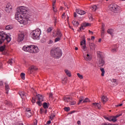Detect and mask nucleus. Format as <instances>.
<instances>
[{"instance_id":"obj_1","label":"nucleus","mask_w":125,"mask_h":125,"mask_svg":"<svg viewBox=\"0 0 125 125\" xmlns=\"http://www.w3.org/2000/svg\"><path fill=\"white\" fill-rule=\"evenodd\" d=\"M26 12H28L27 7L22 6L17 8L15 19L20 24L27 25L29 23V21H31V18H30L29 15L26 14Z\"/></svg>"},{"instance_id":"obj_2","label":"nucleus","mask_w":125,"mask_h":125,"mask_svg":"<svg viewBox=\"0 0 125 125\" xmlns=\"http://www.w3.org/2000/svg\"><path fill=\"white\" fill-rule=\"evenodd\" d=\"M22 50L26 52H29V53H38L39 52V48L35 45L24 46L22 47Z\"/></svg>"},{"instance_id":"obj_3","label":"nucleus","mask_w":125,"mask_h":125,"mask_svg":"<svg viewBox=\"0 0 125 125\" xmlns=\"http://www.w3.org/2000/svg\"><path fill=\"white\" fill-rule=\"evenodd\" d=\"M6 40L7 42H10L11 38L9 37L6 33L3 31L0 32V45Z\"/></svg>"},{"instance_id":"obj_4","label":"nucleus","mask_w":125,"mask_h":125,"mask_svg":"<svg viewBox=\"0 0 125 125\" xmlns=\"http://www.w3.org/2000/svg\"><path fill=\"white\" fill-rule=\"evenodd\" d=\"M51 56L54 58H60L62 56V52L59 48L52 49L51 51Z\"/></svg>"},{"instance_id":"obj_5","label":"nucleus","mask_w":125,"mask_h":125,"mask_svg":"<svg viewBox=\"0 0 125 125\" xmlns=\"http://www.w3.org/2000/svg\"><path fill=\"white\" fill-rule=\"evenodd\" d=\"M41 34H42V31H41V30L39 28L33 30L31 32L32 39H33V40H40L41 38Z\"/></svg>"},{"instance_id":"obj_6","label":"nucleus","mask_w":125,"mask_h":125,"mask_svg":"<svg viewBox=\"0 0 125 125\" xmlns=\"http://www.w3.org/2000/svg\"><path fill=\"white\" fill-rule=\"evenodd\" d=\"M38 99V101L37 102V105L39 106H42V102L43 101V96L42 95L38 94L36 95V98H32V103H36V99Z\"/></svg>"},{"instance_id":"obj_7","label":"nucleus","mask_w":125,"mask_h":125,"mask_svg":"<svg viewBox=\"0 0 125 125\" xmlns=\"http://www.w3.org/2000/svg\"><path fill=\"white\" fill-rule=\"evenodd\" d=\"M53 36L54 38L58 36L57 38L55 39V42H60L62 39V34L61 33V31L59 29H57L56 34L53 32Z\"/></svg>"},{"instance_id":"obj_8","label":"nucleus","mask_w":125,"mask_h":125,"mask_svg":"<svg viewBox=\"0 0 125 125\" xmlns=\"http://www.w3.org/2000/svg\"><path fill=\"white\" fill-rule=\"evenodd\" d=\"M27 35V32L26 31H21L18 35V41L20 42L24 40L25 36Z\"/></svg>"},{"instance_id":"obj_9","label":"nucleus","mask_w":125,"mask_h":125,"mask_svg":"<svg viewBox=\"0 0 125 125\" xmlns=\"http://www.w3.org/2000/svg\"><path fill=\"white\" fill-rule=\"evenodd\" d=\"M109 9L110 10H111V11L117 13L119 12V10H120V7L118 6L117 4H113L109 6Z\"/></svg>"},{"instance_id":"obj_10","label":"nucleus","mask_w":125,"mask_h":125,"mask_svg":"<svg viewBox=\"0 0 125 125\" xmlns=\"http://www.w3.org/2000/svg\"><path fill=\"white\" fill-rule=\"evenodd\" d=\"M5 10L6 12H7L8 13L11 12V10H12V6L10 3H8L6 5V6L5 8Z\"/></svg>"},{"instance_id":"obj_11","label":"nucleus","mask_w":125,"mask_h":125,"mask_svg":"<svg viewBox=\"0 0 125 125\" xmlns=\"http://www.w3.org/2000/svg\"><path fill=\"white\" fill-rule=\"evenodd\" d=\"M105 64V61L102 59H99V62H98V66L99 67H103Z\"/></svg>"},{"instance_id":"obj_12","label":"nucleus","mask_w":125,"mask_h":125,"mask_svg":"<svg viewBox=\"0 0 125 125\" xmlns=\"http://www.w3.org/2000/svg\"><path fill=\"white\" fill-rule=\"evenodd\" d=\"M19 94L22 99H25L26 98V93L25 92L20 91Z\"/></svg>"},{"instance_id":"obj_13","label":"nucleus","mask_w":125,"mask_h":125,"mask_svg":"<svg viewBox=\"0 0 125 125\" xmlns=\"http://www.w3.org/2000/svg\"><path fill=\"white\" fill-rule=\"evenodd\" d=\"M36 70H38V68H37V67H36L34 65L31 66L29 68V74H32V72L33 71H36Z\"/></svg>"},{"instance_id":"obj_14","label":"nucleus","mask_w":125,"mask_h":125,"mask_svg":"<svg viewBox=\"0 0 125 125\" xmlns=\"http://www.w3.org/2000/svg\"><path fill=\"white\" fill-rule=\"evenodd\" d=\"M25 115L27 118H31V117H32V112H31V110L27 109L25 112Z\"/></svg>"},{"instance_id":"obj_15","label":"nucleus","mask_w":125,"mask_h":125,"mask_svg":"<svg viewBox=\"0 0 125 125\" xmlns=\"http://www.w3.org/2000/svg\"><path fill=\"white\" fill-rule=\"evenodd\" d=\"M4 85L5 87L6 94H8V91H9V89H10V88L9 87V85H8V84L6 82L4 83Z\"/></svg>"},{"instance_id":"obj_16","label":"nucleus","mask_w":125,"mask_h":125,"mask_svg":"<svg viewBox=\"0 0 125 125\" xmlns=\"http://www.w3.org/2000/svg\"><path fill=\"white\" fill-rule=\"evenodd\" d=\"M76 12L80 15H83L85 13L84 11L81 9H76Z\"/></svg>"},{"instance_id":"obj_17","label":"nucleus","mask_w":125,"mask_h":125,"mask_svg":"<svg viewBox=\"0 0 125 125\" xmlns=\"http://www.w3.org/2000/svg\"><path fill=\"white\" fill-rule=\"evenodd\" d=\"M89 46L90 50H95V47H96V45L93 43H90L89 44Z\"/></svg>"},{"instance_id":"obj_18","label":"nucleus","mask_w":125,"mask_h":125,"mask_svg":"<svg viewBox=\"0 0 125 125\" xmlns=\"http://www.w3.org/2000/svg\"><path fill=\"white\" fill-rule=\"evenodd\" d=\"M102 101L104 104H105V103L108 101V98L105 96H102Z\"/></svg>"},{"instance_id":"obj_19","label":"nucleus","mask_w":125,"mask_h":125,"mask_svg":"<svg viewBox=\"0 0 125 125\" xmlns=\"http://www.w3.org/2000/svg\"><path fill=\"white\" fill-rule=\"evenodd\" d=\"M105 26V24H103V28L102 30L101 31V37L102 38H103L104 37V35L105 34V29H104V26Z\"/></svg>"},{"instance_id":"obj_20","label":"nucleus","mask_w":125,"mask_h":125,"mask_svg":"<svg viewBox=\"0 0 125 125\" xmlns=\"http://www.w3.org/2000/svg\"><path fill=\"white\" fill-rule=\"evenodd\" d=\"M107 34L111 35V36H113L114 35V29H108L107 30Z\"/></svg>"},{"instance_id":"obj_21","label":"nucleus","mask_w":125,"mask_h":125,"mask_svg":"<svg viewBox=\"0 0 125 125\" xmlns=\"http://www.w3.org/2000/svg\"><path fill=\"white\" fill-rule=\"evenodd\" d=\"M84 58L86 61H90L91 60V57L88 54H87L86 56H84Z\"/></svg>"},{"instance_id":"obj_22","label":"nucleus","mask_w":125,"mask_h":125,"mask_svg":"<svg viewBox=\"0 0 125 125\" xmlns=\"http://www.w3.org/2000/svg\"><path fill=\"white\" fill-rule=\"evenodd\" d=\"M84 100V97H83V96L80 97L79 102L78 103V105H80V104H81V103H82V102H83Z\"/></svg>"},{"instance_id":"obj_23","label":"nucleus","mask_w":125,"mask_h":125,"mask_svg":"<svg viewBox=\"0 0 125 125\" xmlns=\"http://www.w3.org/2000/svg\"><path fill=\"white\" fill-rule=\"evenodd\" d=\"M73 26H74V27H76L77 28V27H78L79 26V22L78 21H73L72 22Z\"/></svg>"},{"instance_id":"obj_24","label":"nucleus","mask_w":125,"mask_h":125,"mask_svg":"<svg viewBox=\"0 0 125 125\" xmlns=\"http://www.w3.org/2000/svg\"><path fill=\"white\" fill-rule=\"evenodd\" d=\"M55 2H56V1L55 0H53V10L54 12H57V10L55 9V7H54V5H55Z\"/></svg>"},{"instance_id":"obj_25","label":"nucleus","mask_w":125,"mask_h":125,"mask_svg":"<svg viewBox=\"0 0 125 125\" xmlns=\"http://www.w3.org/2000/svg\"><path fill=\"white\" fill-rule=\"evenodd\" d=\"M100 70L102 72L101 76L102 77H104V74H105V69L104 68H100Z\"/></svg>"},{"instance_id":"obj_26","label":"nucleus","mask_w":125,"mask_h":125,"mask_svg":"<svg viewBox=\"0 0 125 125\" xmlns=\"http://www.w3.org/2000/svg\"><path fill=\"white\" fill-rule=\"evenodd\" d=\"M97 53L99 59H102V55L101 54V52L100 51H97Z\"/></svg>"},{"instance_id":"obj_27","label":"nucleus","mask_w":125,"mask_h":125,"mask_svg":"<svg viewBox=\"0 0 125 125\" xmlns=\"http://www.w3.org/2000/svg\"><path fill=\"white\" fill-rule=\"evenodd\" d=\"M4 104H5V105H8V106H11L12 105V104L11 103V102H10V101H8L7 100L5 101Z\"/></svg>"},{"instance_id":"obj_28","label":"nucleus","mask_w":125,"mask_h":125,"mask_svg":"<svg viewBox=\"0 0 125 125\" xmlns=\"http://www.w3.org/2000/svg\"><path fill=\"white\" fill-rule=\"evenodd\" d=\"M91 9L93 11H96V9H97V6H96V5H93L91 7Z\"/></svg>"},{"instance_id":"obj_29","label":"nucleus","mask_w":125,"mask_h":125,"mask_svg":"<svg viewBox=\"0 0 125 125\" xmlns=\"http://www.w3.org/2000/svg\"><path fill=\"white\" fill-rule=\"evenodd\" d=\"M64 101L65 102H70V101H72V99H71L70 98L65 97L64 98Z\"/></svg>"},{"instance_id":"obj_30","label":"nucleus","mask_w":125,"mask_h":125,"mask_svg":"<svg viewBox=\"0 0 125 125\" xmlns=\"http://www.w3.org/2000/svg\"><path fill=\"white\" fill-rule=\"evenodd\" d=\"M43 107L44 109H48V104L46 103H44L43 104Z\"/></svg>"},{"instance_id":"obj_31","label":"nucleus","mask_w":125,"mask_h":125,"mask_svg":"<svg viewBox=\"0 0 125 125\" xmlns=\"http://www.w3.org/2000/svg\"><path fill=\"white\" fill-rule=\"evenodd\" d=\"M5 29L6 30H12V29H13V27L11 26V25H7L5 27Z\"/></svg>"},{"instance_id":"obj_32","label":"nucleus","mask_w":125,"mask_h":125,"mask_svg":"<svg viewBox=\"0 0 125 125\" xmlns=\"http://www.w3.org/2000/svg\"><path fill=\"white\" fill-rule=\"evenodd\" d=\"M65 73L66 74L67 76L68 77H71V72L68 70H65Z\"/></svg>"},{"instance_id":"obj_33","label":"nucleus","mask_w":125,"mask_h":125,"mask_svg":"<svg viewBox=\"0 0 125 125\" xmlns=\"http://www.w3.org/2000/svg\"><path fill=\"white\" fill-rule=\"evenodd\" d=\"M55 118V114L54 113H51V115L50 116V119L52 121L53 119Z\"/></svg>"},{"instance_id":"obj_34","label":"nucleus","mask_w":125,"mask_h":125,"mask_svg":"<svg viewBox=\"0 0 125 125\" xmlns=\"http://www.w3.org/2000/svg\"><path fill=\"white\" fill-rule=\"evenodd\" d=\"M53 29V27H49L47 29L46 32L47 33H50V32H51Z\"/></svg>"},{"instance_id":"obj_35","label":"nucleus","mask_w":125,"mask_h":125,"mask_svg":"<svg viewBox=\"0 0 125 125\" xmlns=\"http://www.w3.org/2000/svg\"><path fill=\"white\" fill-rule=\"evenodd\" d=\"M87 102H89V99L86 98L83 101V103H87Z\"/></svg>"},{"instance_id":"obj_36","label":"nucleus","mask_w":125,"mask_h":125,"mask_svg":"<svg viewBox=\"0 0 125 125\" xmlns=\"http://www.w3.org/2000/svg\"><path fill=\"white\" fill-rule=\"evenodd\" d=\"M77 76L78 77V78H79V79H80V80H83V76L82 75H81L80 73H77Z\"/></svg>"},{"instance_id":"obj_37","label":"nucleus","mask_w":125,"mask_h":125,"mask_svg":"<svg viewBox=\"0 0 125 125\" xmlns=\"http://www.w3.org/2000/svg\"><path fill=\"white\" fill-rule=\"evenodd\" d=\"M5 48V45L1 46V47H0V51H3Z\"/></svg>"},{"instance_id":"obj_38","label":"nucleus","mask_w":125,"mask_h":125,"mask_svg":"<svg viewBox=\"0 0 125 125\" xmlns=\"http://www.w3.org/2000/svg\"><path fill=\"white\" fill-rule=\"evenodd\" d=\"M21 77L22 80H25V73H21Z\"/></svg>"},{"instance_id":"obj_39","label":"nucleus","mask_w":125,"mask_h":125,"mask_svg":"<svg viewBox=\"0 0 125 125\" xmlns=\"http://www.w3.org/2000/svg\"><path fill=\"white\" fill-rule=\"evenodd\" d=\"M13 62H14V61L13 60V59H11L7 62V63L8 64H10V65H11V64H12Z\"/></svg>"},{"instance_id":"obj_40","label":"nucleus","mask_w":125,"mask_h":125,"mask_svg":"<svg viewBox=\"0 0 125 125\" xmlns=\"http://www.w3.org/2000/svg\"><path fill=\"white\" fill-rule=\"evenodd\" d=\"M111 52H112V53H116V52H117V48H112L111 49Z\"/></svg>"},{"instance_id":"obj_41","label":"nucleus","mask_w":125,"mask_h":125,"mask_svg":"<svg viewBox=\"0 0 125 125\" xmlns=\"http://www.w3.org/2000/svg\"><path fill=\"white\" fill-rule=\"evenodd\" d=\"M67 78H64V80H62V83L64 84H65V83H67Z\"/></svg>"},{"instance_id":"obj_42","label":"nucleus","mask_w":125,"mask_h":125,"mask_svg":"<svg viewBox=\"0 0 125 125\" xmlns=\"http://www.w3.org/2000/svg\"><path fill=\"white\" fill-rule=\"evenodd\" d=\"M111 122H113V123H116V122H117V119L114 116H113L111 119Z\"/></svg>"},{"instance_id":"obj_43","label":"nucleus","mask_w":125,"mask_h":125,"mask_svg":"<svg viewBox=\"0 0 125 125\" xmlns=\"http://www.w3.org/2000/svg\"><path fill=\"white\" fill-rule=\"evenodd\" d=\"M64 111H66V112H69V111L70 110V107H64Z\"/></svg>"},{"instance_id":"obj_44","label":"nucleus","mask_w":125,"mask_h":125,"mask_svg":"<svg viewBox=\"0 0 125 125\" xmlns=\"http://www.w3.org/2000/svg\"><path fill=\"white\" fill-rule=\"evenodd\" d=\"M112 118H113V117H106V118H105V119H106V120L109 121V122H112Z\"/></svg>"},{"instance_id":"obj_45","label":"nucleus","mask_w":125,"mask_h":125,"mask_svg":"<svg viewBox=\"0 0 125 125\" xmlns=\"http://www.w3.org/2000/svg\"><path fill=\"white\" fill-rule=\"evenodd\" d=\"M81 45H84L85 44V40H83L81 42Z\"/></svg>"},{"instance_id":"obj_46","label":"nucleus","mask_w":125,"mask_h":125,"mask_svg":"<svg viewBox=\"0 0 125 125\" xmlns=\"http://www.w3.org/2000/svg\"><path fill=\"white\" fill-rule=\"evenodd\" d=\"M84 27H87L88 26H90V24L89 23H85L83 24Z\"/></svg>"},{"instance_id":"obj_47","label":"nucleus","mask_w":125,"mask_h":125,"mask_svg":"<svg viewBox=\"0 0 125 125\" xmlns=\"http://www.w3.org/2000/svg\"><path fill=\"white\" fill-rule=\"evenodd\" d=\"M122 113H120V114H118L116 116H113V117L117 120V118H119V117H121V116H122Z\"/></svg>"},{"instance_id":"obj_48","label":"nucleus","mask_w":125,"mask_h":125,"mask_svg":"<svg viewBox=\"0 0 125 125\" xmlns=\"http://www.w3.org/2000/svg\"><path fill=\"white\" fill-rule=\"evenodd\" d=\"M53 96V94H52V93H50L49 98H51V99H52Z\"/></svg>"},{"instance_id":"obj_49","label":"nucleus","mask_w":125,"mask_h":125,"mask_svg":"<svg viewBox=\"0 0 125 125\" xmlns=\"http://www.w3.org/2000/svg\"><path fill=\"white\" fill-rule=\"evenodd\" d=\"M69 104L70 105H75V104H76V102L75 101L70 102Z\"/></svg>"},{"instance_id":"obj_50","label":"nucleus","mask_w":125,"mask_h":125,"mask_svg":"<svg viewBox=\"0 0 125 125\" xmlns=\"http://www.w3.org/2000/svg\"><path fill=\"white\" fill-rule=\"evenodd\" d=\"M82 48H83V50H84V51H85V50H86L85 44L82 46Z\"/></svg>"},{"instance_id":"obj_51","label":"nucleus","mask_w":125,"mask_h":125,"mask_svg":"<svg viewBox=\"0 0 125 125\" xmlns=\"http://www.w3.org/2000/svg\"><path fill=\"white\" fill-rule=\"evenodd\" d=\"M97 107L98 108V109H100V108H101V104H100L99 103H98L97 104Z\"/></svg>"},{"instance_id":"obj_52","label":"nucleus","mask_w":125,"mask_h":125,"mask_svg":"<svg viewBox=\"0 0 125 125\" xmlns=\"http://www.w3.org/2000/svg\"><path fill=\"white\" fill-rule=\"evenodd\" d=\"M83 24L82 25V26L79 28V31H82V30H84V28H83Z\"/></svg>"},{"instance_id":"obj_53","label":"nucleus","mask_w":125,"mask_h":125,"mask_svg":"<svg viewBox=\"0 0 125 125\" xmlns=\"http://www.w3.org/2000/svg\"><path fill=\"white\" fill-rule=\"evenodd\" d=\"M53 20H54V23L55 24L57 23V19H56V18H54L53 19Z\"/></svg>"},{"instance_id":"obj_54","label":"nucleus","mask_w":125,"mask_h":125,"mask_svg":"<svg viewBox=\"0 0 125 125\" xmlns=\"http://www.w3.org/2000/svg\"><path fill=\"white\" fill-rule=\"evenodd\" d=\"M51 43H53V41H52V40H49L48 42V44H51Z\"/></svg>"},{"instance_id":"obj_55","label":"nucleus","mask_w":125,"mask_h":125,"mask_svg":"<svg viewBox=\"0 0 125 125\" xmlns=\"http://www.w3.org/2000/svg\"><path fill=\"white\" fill-rule=\"evenodd\" d=\"M97 104H98V103H93L92 105H93V106H94V107H97Z\"/></svg>"},{"instance_id":"obj_56","label":"nucleus","mask_w":125,"mask_h":125,"mask_svg":"<svg viewBox=\"0 0 125 125\" xmlns=\"http://www.w3.org/2000/svg\"><path fill=\"white\" fill-rule=\"evenodd\" d=\"M0 85L1 86H2V85H3V82L2 81H0Z\"/></svg>"},{"instance_id":"obj_57","label":"nucleus","mask_w":125,"mask_h":125,"mask_svg":"<svg viewBox=\"0 0 125 125\" xmlns=\"http://www.w3.org/2000/svg\"><path fill=\"white\" fill-rule=\"evenodd\" d=\"M43 112V109L42 108L40 109V113L41 114H42Z\"/></svg>"},{"instance_id":"obj_58","label":"nucleus","mask_w":125,"mask_h":125,"mask_svg":"<svg viewBox=\"0 0 125 125\" xmlns=\"http://www.w3.org/2000/svg\"><path fill=\"white\" fill-rule=\"evenodd\" d=\"M115 106H116V107H120L121 106H123V104H118V105H116Z\"/></svg>"},{"instance_id":"obj_59","label":"nucleus","mask_w":125,"mask_h":125,"mask_svg":"<svg viewBox=\"0 0 125 125\" xmlns=\"http://www.w3.org/2000/svg\"><path fill=\"white\" fill-rule=\"evenodd\" d=\"M75 112H76L75 110H73V111H70V112H69V114H70V115H72V114L75 113Z\"/></svg>"},{"instance_id":"obj_60","label":"nucleus","mask_w":125,"mask_h":125,"mask_svg":"<svg viewBox=\"0 0 125 125\" xmlns=\"http://www.w3.org/2000/svg\"><path fill=\"white\" fill-rule=\"evenodd\" d=\"M95 39V37L94 36H92L91 40H92V41H94Z\"/></svg>"},{"instance_id":"obj_61","label":"nucleus","mask_w":125,"mask_h":125,"mask_svg":"<svg viewBox=\"0 0 125 125\" xmlns=\"http://www.w3.org/2000/svg\"><path fill=\"white\" fill-rule=\"evenodd\" d=\"M74 17L75 18H76V17H77V13H74Z\"/></svg>"},{"instance_id":"obj_62","label":"nucleus","mask_w":125,"mask_h":125,"mask_svg":"<svg viewBox=\"0 0 125 125\" xmlns=\"http://www.w3.org/2000/svg\"><path fill=\"white\" fill-rule=\"evenodd\" d=\"M89 34H91V35H93V32L91 31L90 30H89Z\"/></svg>"},{"instance_id":"obj_63","label":"nucleus","mask_w":125,"mask_h":125,"mask_svg":"<svg viewBox=\"0 0 125 125\" xmlns=\"http://www.w3.org/2000/svg\"><path fill=\"white\" fill-rule=\"evenodd\" d=\"M50 124H51V121L50 120L47 121V124L49 125Z\"/></svg>"},{"instance_id":"obj_64","label":"nucleus","mask_w":125,"mask_h":125,"mask_svg":"<svg viewBox=\"0 0 125 125\" xmlns=\"http://www.w3.org/2000/svg\"><path fill=\"white\" fill-rule=\"evenodd\" d=\"M77 124H78V125H81V121H77Z\"/></svg>"}]
</instances>
